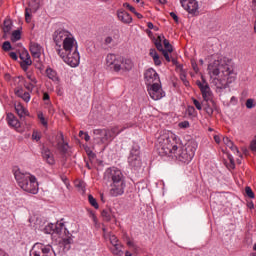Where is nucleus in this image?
Here are the masks:
<instances>
[{"mask_svg":"<svg viewBox=\"0 0 256 256\" xmlns=\"http://www.w3.org/2000/svg\"><path fill=\"white\" fill-rule=\"evenodd\" d=\"M105 45H111L113 43V38L111 36H108L104 40Z\"/></svg>","mask_w":256,"mask_h":256,"instance_id":"54","label":"nucleus"},{"mask_svg":"<svg viewBox=\"0 0 256 256\" xmlns=\"http://www.w3.org/2000/svg\"><path fill=\"white\" fill-rule=\"evenodd\" d=\"M21 99L26 103H29V101H31V94H29V92H24Z\"/></svg>","mask_w":256,"mask_h":256,"instance_id":"40","label":"nucleus"},{"mask_svg":"<svg viewBox=\"0 0 256 256\" xmlns=\"http://www.w3.org/2000/svg\"><path fill=\"white\" fill-rule=\"evenodd\" d=\"M231 151H233V153H237V155H239V148H237V146H233V148H230Z\"/></svg>","mask_w":256,"mask_h":256,"instance_id":"61","label":"nucleus"},{"mask_svg":"<svg viewBox=\"0 0 256 256\" xmlns=\"http://www.w3.org/2000/svg\"><path fill=\"white\" fill-rule=\"evenodd\" d=\"M72 243H73V238L71 236L63 238V245H65V247H67V245H71Z\"/></svg>","mask_w":256,"mask_h":256,"instance_id":"39","label":"nucleus"},{"mask_svg":"<svg viewBox=\"0 0 256 256\" xmlns=\"http://www.w3.org/2000/svg\"><path fill=\"white\" fill-rule=\"evenodd\" d=\"M181 80L183 81L184 85H185L186 87H188L189 81H187V78H186L185 75H182V76H181Z\"/></svg>","mask_w":256,"mask_h":256,"instance_id":"57","label":"nucleus"},{"mask_svg":"<svg viewBox=\"0 0 256 256\" xmlns=\"http://www.w3.org/2000/svg\"><path fill=\"white\" fill-rule=\"evenodd\" d=\"M193 113H195V107L189 106L188 107V115H193Z\"/></svg>","mask_w":256,"mask_h":256,"instance_id":"58","label":"nucleus"},{"mask_svg":"<svg viewBox=\"0 0 256 256\" xmlns=\"http://www.w3.org/2000/svg\"><path fill=\"white\" fill-rule=\"evenodd\" d=\"M88 201H89L90 205L92 207H94V209H99V203H97V199H95V197H93V195H91V194L88 195Z\"/></svg>","mask_w":256,"mask_h":256,"instance_id":"30","label":"nucleus"},{"mask_svg":"<svg viewBox=\"0 0 256 256\" xmlns=\"http://www.w3.org/2000/svg\"><path fill=\"white\" fill-rule=\"evenodd\" d=\"M2 49H3V51H11V49H12L11 42L5 41L2 45Z\"/></svg>","mask_w":256,"mask_h":256,"instance_id":"38","label":"nucleus"},{"mask_svg":"<svg viewBox=\"0 0 256 256\" xmlns=\"http://www.w3.org/2000/svg\"><path fill=\"white\" fill-rule=\"evenodd\" d=\"M89 159H95L96 155L95 153L91 150V148H86L85 149Z\"/></svg>","mask_w":256,"mask_h":256,"instance_id":"41","label":"nucleus"},{"mask_svg":"<svg viewBox=\"0 0 256 256\" xmlns=\"http://www.w3.org/2000/svg\"><path fill=\"white\" fill-rule=\"evenodd\" d=\"M42 157L48 165H55V157L53 156V152L49 148H42Z\"/></svg>","mask_w":256,"mask_h":256,"instance_id":"17","label":"nucleus"},{"mask_svg":"<svg viewBox=\"0 0 256 256\" xmlns=\"http://www.w3.org/2000/svg\"><path fill=\"white\" fill-rule=\"evenodd\" d=\"M128 163L133 169H139L141 167V157L139 156V150H132L128 157Z\"/></svg>","mask_w":256,"mask_h":256,"instance_id":"13","label":"nucleus"},{"mask_svg":"<svg viewBox=\"0 0 256 256\" xmlns=\"http://www.w3.org/2000/svg\"><path fill=\"white\" fill-rule=\"evenodd\" d=\"M123 129H119V126H113L111 128L94 129L93 139L98 145H105L107 147L109 143L119 135Z\"/></svg>","mask_w":256,"mask_h":256,"instance_id":"6","label":"nucleus"},{"mask_svg":"<svg viewBox=\"0 0 256 256\" xmlns=\"http://www.w3.org/2000/svg\"><path fill=\"white\" fill-rule=\"evenodd\" d=\"M109 241L112 246L119 245V239H117V236H115V235H110Z\"/></svg>","mask_w":256,"mask_h":256,"instance_id":"34","label":"nucleus"},{"mask_svg":"<svg viewBox=\"0 0 256 256\" xmlns=\"http://www.w3.org/2000/svg\"><path fill=\"white\" fill-rule=\"evenodd\" d=\"M160 52L162 53V55H164V58L166 59V61L168 63H171V57H169V51L162 48V50H160Z\"/></svg>","mask_w":256,"mask_h":256,"instance_id":"36","label":"nucleus"},{"mask_svg":"<svg viewBox=\"0 0 256 256\" xmlns=\"http://www.w3.org/2000/svg\"><path fill=\"white\" fill-rule=\"evenodd\" d=\"M117 17L119 21H121L125 25H129L130 23H133V17H131V15L123 9H120L117 11Z\"/></svg>","mask_w":256,"mask_h":256,"instance_id":"16","label":"nucleus"},{"mask_svg":"<svg viewBox=\"0 0 256 256\" xmlns=\"http://www.w3.org/2000/svg\"><path fill=\"white\" fill-rule=\"evenodd\" d=\"M75 187H77L79 191H82V193H85V182L83 181L76 182Z\"/></svg>","mask_w":256,"mask_h":256,"instance_id":"33","label":"nucleus"},{"mask_svg":"<svg viewBox=\"0 0 256 256\" xmlns=\"http://www.w3.org/2000/svg\"><path fill=\"white\" fill-rule=\"evenodd\" d=\"M50 97H49V93L45 92L43 94V101H49Z\"/></svg>","mask_w":256,"mask_h":256,"instance_id":"59","label":"nucleus"},{"mask_svg":"<svg viewBox=\"0 0 256 256\" xmlns=\"http://www.w3.org/2000/svg\"><path fill=\"white\" fill-rule=\"evenodd\" d=\"M208 73L211 76L217 77L222 73L223 77H228V83H234L237 79V72H235V66L229 60V58H223L215 60L208 65Z\"/></svg>","mask_w":256,"mask_h":256,"instance_id":"3","label":"nucleus"},{"mask_svg":"<svg viewBox=\"0 0 256 256\" xmlns=\"http://www.w3.org/2000/svg\"><path fill=\"white\" fill-rule=\"evenodd\" d=\"M25 20H26L27 23L31 22V14L29 13L28 8H26V10H25Z\"/></svg>","mask_w":256,"mask_h":256,"instance_id":"45","label":"nucleus"},{"mask_svg":"<svg viewBox=\"0 0 256 256\" xmlns=\"http://www.w3.org/2000/svg\"><path fill=\"white\" fill-rule=\"evenodd\" d=\"M9 57H10L11 59H13V61H17V59H18V56H17V53H16V52H10V53H9Z\"/></svg>","mask_w":256,"mask_h":256,"instance_id":"55","label":"nucleus"},{"mask_svg":"<svg viewBox=\"0 0 256 256\" xmlns=\"http://www.w3.org/2000/svg\"><path fill=\"white\" fill-rule=\"evenodd\" d=\"M103 179L106 185L110 187V195L119 197L125 193V176L117 167L107 168L104 172Z\"/></svg>","mask_w":256,"mask_h":256,"instance_id":"2","label":"nucleus"},{"mask_svg":"<svg viewBox=\"0 0 256 256\" xmlns=\"http://www.w3.org/2000/svg\"><path fill=\"white\" fill-rule=\"evenodd\" d=\"M43 51V47L39 45V43L31 42L30 43V53L34 59H39L41 57V52Z\"/></svg>","mask_w":256,"mask_h":256,"instance_id":"19","label":"nucleus"},{"mask_svg":"<svg viewBox=\"0 0 256 256\" xmlns=\"http://www.w3.org/2000/svg\"><path fill=\"white\" fill-rule=\"evenodd\" d=\"M245 193H246L247 197H249V199H255V193L253 192L251 187L246 186L245 187Z\"/></svg>","mask_w":256,"mask_h":256,"instance_id":"32","label":"nucleus"},{"mask_svg":"<svg viewBox=\"0 0 256 256\" xmlns=\"http://www.w3.org/2000/svg\"><path fill=\"white\" fill-rule=\"evenodd\" d=\"M181 5L190 15H199V3L197 0H188L181 3Z\"/></svg>","mask_w":256,"mask_h":256,"instance_id":"12","label":"nucleus"},{"mask_svg":"<svg viewBox=\"0 0 256 256\" xmlns=\"http://www.w3.org/2000/svg\"><path fill=\"white\" fill-rule=\"evenodd\" d=\"M84 140L91 141V136H89V133H87V132L84 133Z\"/></svg>","mask_w":256,"mask_h":256,"instance_id":"60","label":"nucleus"},{"mask_svg":"<svg viewBox=\"0 0 256 256\" xmlns=\"http://www.w3.org/2000/svg\"><path fill=\"white\" fill-rule=\"evenodd\" d=\"M246 107H247V109H253V107H255V100L252 98L247 99Z\"/></svg>","mask_w":256,"mask_h":256,"instance_id":"35","label":"nucleus"},{"mask_svg":"<svg viewBox=\"0 0 256 256\" xmlns=\"http://www.w3.org/2000/svg\"><path fill=\"white\" fill-rule=\"evenodd\" d=\"M58 225V226H57ZM48 224L45 228H44V232L47 233L48 235H51L52 233H59L61 231V229L64 227L65 224L63 223H59V224ZM60 227V228H59Z\"/></svg>","mask_w":256,"mask_h":256,"instance_id":"20","label":"nucleus"},{"mask_svg":"<svg viewBox=\"0 0 256 256\" xmlns=\"http://www.w3.org/2000/svg\"><path fill=\"white\" fill-rule=\"evenodd\" d=\"M14 93H15V95H17V97H20V99H21L25 92L23 91V88H16L14 90Z\"/></svg>","mask_w":256,"mask_h":256,"instance_id":"42","label":"nucleus"},{"mask_svg":"<svg viewBox=\"0 0 256 256\" xmlns=\"http://www.w3.org/2000/svg\"><path fill=\"white\" fill-rule=\"evenodd\" d=\"M38 118L40 119L42 125H47V121L45 120V116H43V113L38 114Z\"/></svg>","mask_w":256,"mask_h":256,"instance_id":"51","label":"nucleus"},{"mask_svg":"<svg viewBox=\"0 0 256 256\" xmlns=\"http://www.w3.org/2000/svg\"><path fill=\"white\" fill-rule=\"evenodd\" d=\"M165 39V36H158L154 40V45L158 51H163V44L162 41Z\"/></svg>","mask_w":256,"mask_h":256,"instance_id":"27","label":"nucleus"},{"mask_svg":"<svg viewBox=\"0 0 256 256\" xmlns=\"http://www.w3.org/2000/svg\"><path fill=\"white\" fill-rule=\"evenodd\" d=\"M235 144H233V141L230 140V143L226 144V146L229 148V149H233V146Z\"/></svg>","mask_w":256,"mask_h":256,"instance_id":"64","label":"nucleus"},{"mask_svg":"<svg viewBox=\"0 0 256 256\" xmlns=\"http://www.w3.org/2000/svg\"><path fill=\"white\" fill-rule=\"evenodd\" d=\"M250 150L252 152L255 153L256 155V135L254 136V138L252 139V141L250 142Z\"/></svg>","mask_w":256,"mask_h":256,"instance_id":"37","label":"nucleus"},{"mask_svg":"<svg viewBox=\"0 0 256 256\" xmlns=\"http://www.w3.org/2000/svg\"><path fill=\"white\" fill-rule=\"evenodd\" d=\"M46 75L48 79H51V81H59V75H57V71L53 70L51 67L46 69Z\"/></svg>","mask_w":256,"mask_h":256,"instance_id":"24","label":"nucleus"},{"mask_svg":"<svg viewBox=\"0 0 256 256\" xmlns=\"http://www.w3.org/2000/svg\"><path fill=\"white\" fill-rule=\"evenodd\" d=\"M153 61H154V64H155L156 66L159 67V65H161V58L159 57V55H158V56H155V57L153 58Z\"/></svg>","mask_w":256,"mask_h":256,"instance_id":"53","label":"nucleus"},{"mask_svg":"<svg viewBox=\"0 0 256 256\" xmlns=\"http://www.w3.org/2000/svg\"><path fill=\"white\" fill-rule=\"evenodd\" d=\"M193 104L195 105L196 109H198V111H201V109H203V107L201 106V102H199L197 99L192 98Z\"/></svg>","mask_w":256,"mask_h":256,"instance_id":"43","label":"nucleus"},{"mask_svg":"<svg viewBox=\"0 0 256 256\" xmlns=\"http://www.w3.org/2000/svg\"><path fill=\"white\" fill-rule=\"evenodd\" d=\"M53 41L57 46L56 49H64V51H69L71 47H75V38L71 37V33L67 30H56L53 33Z\"/></svg>","mask_w":256,"mask_h":256,"instance_id":"7","label":"nucleus"},{"mask_svg":"<svg viewBox=\"0 0 256 256\" xmlns=\"http://www.w3.org/2000/svg\"><path fill=\"white\" fill-rule=\"evenodd\" d=\"M204 111H206L207 115H209V117H211V115H213V108H211V106H206L204 108Z\"/></svg>","mask_w":256,"mask_h":256,"instance_id":"50","label":"nucleus"},{"mask_svg":"<svg viewBox=\"0 0 256 256\" xmlns=\"http://www.w3.org/2000/svg\"><path fill=\"white\" fill-rule=\"evenodd\" d=\"M19 40H21V30H14L12 32L11 42L15 43V42H17Z\"/></svg>","mask_w":256,"mask_h":256,"instance_id":"29","label":"nucleus"},{"mask_svg":"<svg viewBox=\"0 0 256 256\" xmlns=\"http://www.w3.org/2000/svg\"><path fill=\"white\" fill-rule=\"evenodd\" d=\"M158 151L160 155H167L168 157L174 155L181 163H189L195 157L197 142L190 141L179 148L175 137L169 136V132H164L158 137Z\"/></svg>","mask_w":256,"mask_h":256,"instance_id":"1","label":"nucleus"},{"mask_svg":"<svg viewBox=\"0 0 256 256\" xmlns=\"http://www.w3.org/2000/svg\"><path fill=\"white\" fill-rule=\"evenodd\" d=\"M144 79L146 81L147 87L151 85H155V83H161V79L159 78V74L153 68H149L146 70L144 74Z\"/></svg>","mask_w":256,"mask_h":256,"instance_id":"11","label":"nucleus"},{"mask_svg":"<svg viewBox=\"0 0 256 256\" xmlns=\"http://www.w3.org/2000/svg\"><path fill=\"white\" fill-rule=\"evenodd\" d=\"M30 256H57L51 245L35 243L30 251Z\"/></svg>","mask_w":256,"mask_h":256,"instance_id":"9","label":"nucleus"},{"mask_svg":"<svg viewBox=\"0 0 256 256\" xmlns=\"http://www.w3.org/2000/svg\"><path fill=\"white\" fill-rule=\"evenodd\" d=\"M231 141V139H229V137H224L223 138V143H225L226 145L229 144Z\"/></svg>","mask_w":256,"mask_h":256,"instance_id":"62","label":"nucleus"},{"mask_svg":"<svg viewBox=\"0 0 256 256\" xmlns=\"http://www.w3.org/2000/svg\"><path fill=\"white\" fill-rule=\"evenodd\" d=\"M147 27H148V29H155V26L153 25V22H148Z\"/></svg>","mask_w":256,"mask_h":256,"instance_id":"63","label":"nucleus"},{"mask_svg":"<svg viewBox=\"0 0 256 256\" xmlns=\"http://www.w3.org/2000/svg\"><path fill=\"white\" fill-rule=\"evenodd\" d=\"M204 83L205 84L201 83V81L199 80L196 81V85H198L204 101H211V95H213L211 93V88L209 87V84H207V82L204 81Z\"/></svg>","mask_w":256,"mask_h":256,"instance_id":"14","label":"nucleus"},{"mask_svg":"<svg viewBox=\"0 0 256 256\" xmlns=\"http://www.w3.org/2000/svg\"><path fill=\"white\" fill-rule=\"evenodd\" d=\"M149 55L153 59V58L157 57L159 54L157 53V50H155V48H151L150 52H149Z\"/></svg>","mask_w":256,"mask_h":256,"instance_id":"48","label":"nucleus"},{"mask_svg":"<svg viewBox=\"0 0 256 256\" xmlns=\"http://www.w3.org/2000/svg\"><path fill=\"white\" fill-rule=\"evenodd\" d=\"M12 28H13V23L11 22V20H9V19L4 20L3 27H2V30L4 33V36H3L4 39H5L6 35H9V33H11Z\"/></svg>","mask_w":256,"mask_h":256,"instance_id":"22","label":"nucleus"},{"mask_svg":"<svg viewBox=\"0 0 256 256\" xmlns=\"http://www.w3.org/2000/svg\"><path fill=\"white\" fill-rule=\"evenodd\" d=\"M15 111H16L17 115L20 117H25V115L27 114V111L21 104H18L15 106Z\"/></svg>","mask_w":256,"mask_h":256,"instance_id":"28","label":"nucleus"},{"mask_svg":"<svg viewBox=\"0 0 256 256\" xmlns=\"http://www.w3.org/2000/svg\"><path fill=\"white\" fill-rule=\"evenodd\" d=\"M7 123L10 127H13L14 129H19L21 127V122L13 115V113L7 114Z\"/></svg>","mask_w":256,"mask_h":256,"instance_id":"21","label":"nucleus"},{"mask_svg":"<svg viewBox=\"0 0 256 256\" xmlns=\"http://www.w3.org/2000/svg\"><path fill=\"white\" fill-rule=\"evenodd\" d=\"M179 127H180L181 129H187V128H189V121L180 122V123H179Z\"/></svg>","mask_w":256,"mask_h":256,"instance_id":"46","label":"nucleus"},{"mask_svg":"<svg viewBox=\"0 0 256 256\" xmlns=\"http://www.w3.org/2000/svg\"><path fill=\"white\" fill-rule=\"evenodd\" d=\"M106 66L115 73H119L120 71L129 73V71L133 69L134 64L132 59L116 56L115 54H108L106 56Z\"/></svg>","mask_w":256,"mask_h":256,"instance_id":"5","label":"nucleus"},{"mask_svg":"<svg viewBox=\"0 0 256 256\" xmlns=\"http://www.w3.org/2000/svg\"><path fill=\"white\" fill-rule=\"evenodd\" d=\"M15 179L20 188L26 193H31L32 195H37L39 193V182L37 178L29 173H23L20 169L16 170L14 173Z\"/></svg>","mask_w":256,"mask_h":256,"instance_id":"4","label":"nucleus"},{"mask_svg":"<svg viewBox=\"0 0 256 256\" xmlns=\"http://www.w3.org/2000/svg\"><path fill=\"white\" fill-rule=\"evenodd\" d=\"M163 45L165 47V51H168V53H173V45L169 42V40L165 39L163 40Z\"/></svg>","mask_w":256,"mask_h":256,"instance_id":"31","label":"nucleus"},{"mask_svg":"<svg viewBox=\"0 0 256 256\" xmlns=\"http://www.w3.org/2000/svg\"><path fill=\"white\" fill-rule=\"evenodd\" d=\"M20 59L22 61L20 63V66L23 71H27L30 65H33V61L31 60V56L29 55V51L27 50H22V52L20 53Z\"/></svg>","mask_w":256,"mask_h":256,"instance_id":"15","label":"nucleus"},{"mask_svg":"<svg viewBox=\"0 0 256 256\" xmlns=\"http://www.w3.org/2000/svg\"><path fill=\"white\" fill-rule=\"evenodd\" d=\"M230 83L233 82H229L228 77H226V79L213 78L212 80V85H214V87H216L217 89H227Z\"/></svg>","mask_w":256,"mask_h":256,"instance_id":"18","label":"nucleus"},{"mask_svg":"<svg viewBox=\"0 0 256 256\" xmlns=\"http://www.w3.org/2000/svg\"><path fill=\"white\" fill-rule=\"evenodd\" d=\"M111 253L116 256H122L123 255V245L116 244L111 247Z\"/></svg>","mask_w":256,"mask_h":256,"instance_id":"26","label":"nucleus"},{"mask_svg":"<svg viewBox=\"0 0 256 256\" xmlns=\"http://www.w3.org/2000/svg\"><path fill=\"white\" fill-rule=\"evenodd\" d=\"M148 93L154 101H159V99L165 97V92H163V88H161V82L148 86Z\"/></svg>","mask_w":256,"mask_h":256,"instance_id":"10","label":"nucleus"},{"mask_svg":"<svg viewBox=\"0 0 256 256\" xmlns=\"http://www.w3.org/2000/svg\"><path fill=\"white\" fill-rule=\"evenodd\" d=\"M170 17H172L175 23H179V16L175 12H170Z\"/></svg>","mask_w":256,"mask_h":256,"instance_id":"52","label":"nucleus"},{"mask_svg":"<svg viewBox=\"0 0 256 256\" xmlns=\"http://www.w3.org/2000/svg\"><path fill=\"white\" fill-rule=\"evenodd\" d=\"M192 69L195 71V73H199V67L197 66V63L192 61Z\"/></svg>","mask_w":256,"mask_h":256,"instance_id":"56","label":"nucleus"},{"mask_svg":"<svg viewBox=\"0 0 256 256\" xmlns=\"http://www.w3.org/2000/svg\"><path fill=\"white\" fill-rule=\"evenodd\" d=\"M123 7H126V9H129V11H131V13H134L136 11L135 7L131 6V4H129V3H124Z\"/></svg>","mask_w":256,"mask_h":256,"instance_id":"47","label":"nucleus"},{"mask_svg":"<svg viewBox=\"0 0 256 256\" xmlns=\"http://www.w3.org/2000/svg\"><path fill=\"white\" fill-rule=\"evenodd\" d=\"M101 217L103 218V221H106V223H109L111 221L112 212L110 208H106L102 210Z\"/></svg>","mask_w":256,"mask_h":256,"instance_id":"25","label":"nucleus"},{"mask_svg":"<svg viewBox=\"0 0 256 256\" xmlns=\"http://www.w3.org/2000/svg\"><path fill=\"white\" fill-rule=\"evenodd\" d=\"M61 141L58 142V149L60 153H67V151H69V144L67 142H65V138H63V135H61Z\"/></svg>","mask_w":256,"mask_h":256,"instance_id":"23","label":"nucleus"},{"mask_svg":"<svg viewBox=\"0 0 256 256\" xmlns=\"http://www.w3.org/2000/svg\"><path fill=\"white\" fill-rule=\"evenodd\" d=\"M56 51L59 57H61L64 63H66V65H69L70 67L79 66L81 56L79 55V50H77V46H75L74 50L73 47H70L68 51L61 48L56 49Z\"/></svg>","mask_w":256,"mask_h":256,"instance_id":"8","label":"nucleus"},{"mask_svg":"<svg viewBox=\"0 0 256 256\" xmlns=\"http://www.w3.org/2000/svg\"><path fill=\"white\" fill-rule=\"evenodd\" d=\"M125 240H126V244L128 245V247H135V244L133 243L131 238H129V236H126Z\"/></svg>","mask_w":256,"mask_h":256,"instance_id":"49","label":"nucleus"},{"mask_svg":"<svg viewBox=\"0 0 256 256\" xmlns=\"http://www.w3.org/2000/svg\"><path fill=\"white\" fill-rule=\"evenodd\" d=\"M32 139L34 141H40L41 140V134H39V132H33Z\"/></svg>","mask_w":256,"mask_h":256,"instance_id":"44","label":"nucleus"}]
</instances>
